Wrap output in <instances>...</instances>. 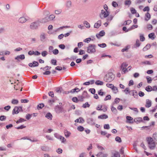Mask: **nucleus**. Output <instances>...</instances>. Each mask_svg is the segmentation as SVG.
I'll list each match as a JSON object with an SVG mask.
<instances>
[{
  "label": "nucleus",
  "instance_id": "1",
  "mask_svg": "<svg viewBox=\"0 0 157 157\" xmlns=\"http://www.w3.org/2000/svg\"><path fill=\"white\" fill-rule=\"evenodd\" d=\"M114 75L112 72L109 73L104 78V80L107 82H110L114 79Z\"/></svg>",
  "mask_w": 157,
  "mask_h": 157
},
{
  "label": "nucleus",
  "instance_id": "2",
  "mask_svg": "<svg viewBox=\"0 0 157 157\" xmlns=\"http://www.w3.org/2000/svg\"><path fill=\"white\" fill-rule=\"evenodd\" d=\"M148 147L151 149H153L155 147V144L153 139L151 137L147 139Z\"/></svg>",
  "mask_w": 157,
  "mask_h": 157
},
{
  "label": "nucleus",
  "instance_id": "3",
  "mask_svg": "<svg viewBox=\"0 0 157 157\" xmlns=\"http://www.w3.org/2000/svg\"><path fill=\"white\" fill-rule=\"evenodd\" d=\"M96 52L95 46L94 45L90 44L87 48V52L89 53H92Z\"/></svg>",
  "mask_w": 157,
  "mask_h": 157
},
{
  "label": "nucleus",
  "instance_id": "4",
  "mask_svg": "<svg viewBox=\"0 0 157 157\" xmlns=\"http://www.w3.org/2000/svg\"><path fill=\"white\" fill-rule=\"evenodd\" d=\"M109 15V13L108 11H105L104 10H102L100 14V17L101 19H103L107 17Z\"/></svg>",
  "mask_w": 157,
  "mask_h": 157
},
{
  "label": "nucleus",
  "instance_id": "5",
  "mask_svg": "<svg viewBox=\"0 0 157 157\" xmlns=\"http://www.w3.org/2000/svg\"><path fill=\"white\" fill-rule=\"evenodd\" d=\"M39 25V23L37 22H36L32 23L30 25V27L31 29H36Z\"/></svg>",
  "mask_w": 157,
  "mask_h": 157
},
{
  "label": "nucleus",
  "instance_id": "6",
  "mask_svg": "<svg viewBox=\"0 0 157 157\" xmlns=\"http://www.w3.org/2000/svg\"><path fill=\"white\" fill-rule=\"evenodd\" d=\"M20 109H21V107H15L13 111L12 114H17L19 112Z\"/></svg>",
  "mask_w": 157,
  "mask_h": 157
},
{
  "label": "nucleus",
  "instance_id": "7",
  "mask_svg": "<svg viewBox=\"0 0 157 157\" xmlns=\"http://www.w3.org/2000/svg\"><path fill=\"white\" fill-rule=\"evenodd\" d=\"M151 105V100L147 99L146 100L145 106L146 107L149 108Z\"/></svg>",
  "mask_w": 157,
  "mask_h": 157
},
{
  "label": "nucleus",
  "instance_id": "8",
  "mask_svg": "<svg viewBox=\"0 0 157 157\" xmlns=\"http://www.w3.org/2000/svg\"><path fill=\"white\" fill-rule=\"evenodd\" d=\"M107 155L102 152H100L97 155V157H106Z\"/></svg>",
  "mask_w": 157,
  "mask_h": 157
},
{
  "label": "nucleus",
  "instance_id": "9",
  "mask_svg": "<svg viewBox=\"0 0 157 157\" xmlns=\"http://www.w3.org/2000/svg\"><path fill=\"white\" fill-rule=\"evenodd\" d=\"M151 17V16L150 14L148 13H147L145 14V20L146 21H148Z\"/></svg>",
  "mask_w": 157,
  "mask_h": 157
},
{
  "label": "nucleus",
  "instance_id": "10",
  "mask_svg": "<svg viewBox=\"0 0 157 157\" xmlns=\"http://www.w3.org/2000/svg\"><path fill=\"white\" fill-rule=\"evenodd\" d=\"M101 21H98L97 23H95L94 25V27L95 28H98L101 25Z\"/></svg>",
  "mask_w": 157,
  "mask_h": 157
},
{
  "label": "nucleus",
  "instance_id": "11",
  "mask_svg": "<svg viewBox=\"0 0 157 157\" xmlns=\"http://www.w3.org/2000/svg\"><path fill=\"white\" fill-rule=\"evenodd\" d=\"M25 58V56L24 55H21L20 56H17L15 58V59H17L18 60H19V59H23Z\"/></svg>",
  "mask_w": 157,
  "mask_h": 157
},
{
  "label": "nucleus",
  "instance_id": "12",
  "mask_svg": "<svg viewBox=\"0 0 157 157\" xmlns=\"http://www.w3.org/2000/svg\"><path fill=\"white\" fill-rule=\"evenodd\" d=\"M138 26L137 25H132V26L130 28H129L127 30V31H126V32H128L129 31L133 29H135V28H137Z\"/></svg>",
  "mask_w": 157,
  "mask_h": 157
},
{
  "label": "nucleus",
  "instance_id": "13",
  "mask_svg": "<svg viewBox=\"0 0 157 157\" xmlns=\"http://www.w3.org/2000/svg\"><path fill=\"white\" fill-rule=\"evenodd\" d=\"M108 118L107 115L104 114L98 116V118L101 119H106Z\"/></svg>",
  "mask_w": 157,
  "mask_h": 157
},
{
  "label": "nucleus",
  "instance_id": "14",
  "mask_svg": "<svg viewBox=\"0 0 157 157\" xmlns=\"http://www.w3.org/2000/svg\"><path fill=\"white\" fill-rule=\"evenodd\" d=\"M148 37L149 38L153 40L155 38L156 36L155 35L154 33H151L148 35Z\"/></svg>",
  "mask_w": 157,
  "mask_h": 157
},
{
  "label": "nucleus",
  "instance_id": "15",
  "mask_svg": "<svg viewBox=\"0 0 157 157\" xmlns=\"http://www.w3.org/2000/svg\"><path fill=\"white\" fill-rule=\"evenodd\" d=\"M45 38V34L44 33H42L40 35V40L41 41H44Z\"/></svg>",
  "mask_w": 157,
  "mask_h": 157
},
{
  "label": "nucleus",
  "instance_id": "16",
  "mask_svg": "<svg viewBox=\"0 0 157 157\" xmlns=\"http://www.w3.org/2000/svg\"><path fill=\"white\" fill-rule=\"evenodd\" d=\"M26 18L23 17H20L19 20V21L21 23H24L26 22Z\"/></svg>",
  "mask_w": 157,
  "mask_h": 157
},
{
  "label": "nucleus",
  "instance_id": "17",
  "mask_svg": "<svg viewBox=\"0 0 157 157\" xmlns=\"http://www.w3.org/2000/svg\"><path fill=\"white\" fill-rule=\"evenodd\" d=\"M65 136L66 137H69L71 135V133L67 131V130H65L64 132Z\"/></svg>",
  "mask_w": 157,
  "mask_h": 157
},
{
  "label": "nucleus",
  "instance_id": "18",
  "mask_svg": "<svg viewBox=\"0 0 157 157\" xmlns=\"http://www.w3.org/2000/svg\"><path fill=\"white\" fill-rule=\"evenodd\" d=\"M112 90L114 94H117L118 92V90L117 87L114 86L112 89Z\"/></svg>",
  "mask_w": 157,
  "mask_h": 157
},
{
  "label": "nucleus",
  "instance_id": "19",
  "mask_svg": "<svg viewBox=\"0 0 157 157\" xmlns=\"http://www.w3.org/2000/svg\"><path fill=\"white\" fill-rule=\"evenodd\" d=\"M80 91V90L78 88H75L74 89H72L70 91V92L73 93L75 92H78Z\"/></svg>",
  "mask_w": 157,
  "mask_h": 157
},
{
  "label": "nucleus",
  "instance_id": "20",
  "mask_svg": "<svg viewBox=\"0 0 157 157\" xmlns=\"http://www.w3.org/2000/svg\"><path fill=\"white\" fill-rule=\"evenodd\" d=\"M46 117L48 119L51 120L52 118V116L50 113H47L46 115Z\"/></svg>",
  "mask_w": 157,
  "mask_h": 157
},
{
  "label": "nucleus",
  "instance_id": "21",
  "mask_svg": "<svg viewBox=\"0 0 157 157\" xmlns=\"http://www.w3.org/2000/svg\"><path fill=\"white\" fill-rule=\"evenodd\" d=\"M130 92H131L132 94L134 97V98H135L136 96H137V93L135 90H132L130 91Z\"/></svg>",
  "mask_w": 157,
  "mask_h": 157
},
{
  "label": "nucleus",
  "instance_id": "22",
  "mask_svg": "<svg viewBox=\"0 0 157 157\" xmlns=\"http://www.w3.org/2000/svg\"><path fill=\"white\" fill-rule=\"evenodd\" d=\"M98 94L100 96H103L105 94V93L103 92V90L102 89H100L98 91Z\"/></svg>",
  "mask_w": 157,
  "mask_h": 157
},
{
  "label": "nucleus",
  "instance_id": "23",
  "mask_svg": "<svg viewBox=\"0 0 157 157\" xmlns=\"http://www.w3.org/2000/svg\"><path fill=\"white\" fill-rule=\"evenodd\" d=\"M145 90L147 92H150L152 90V87L151 86H148L146 87Z\"/></svg>",
  "mask_w": 157,
  "mask_h": 157
},
{
  "label": "nucleus",
  "instance_id": "24",
  "mask_svg": "<svg viewBox=\"0 0 157 157\" xmlns=\"http://www.w3.org/2000/svg\"><path fill=\"white\" fill-rule=\"evenodd\" d=\"M18 100L15 99H13L11 101V103L14 105L17 104L18 103Z\"/></svg>",
  "mask_w": 157,
  "mask_h": 157
},
{
  "label": "nucleus",
  "instance_id": "25",
  "mask_svg": "<svg viewBox=\"0 0 157 157\" xmlns=\"http://www.w3.org/2000/svg\"><path fill=\"white\" fill-rule=\"evenodd\" d=\"M95 83L97 85H102L103 84V82L100 80H97Z\"/></svg>",
  "mask_w": 157,
  "mask_h": 157
},
{
  "label": "nucleus",
  "instance_id": "26",
  "mask_svg": "<svg viewBox=\"0 0 157 157\" xmlns=\"http://www.w3.org/2000/svg\"><path fill=\"white\" fill-rule=\"evenodd\" d=\"M83 23L84 26L86 27L87 28H89L90 27V24L87 21H85Z\"/></svg>",
  "mask_w": 157,
  "mask_h": 157
},
{
  "label": "nucleus",
  "instance_id": "27",
  "mask_svg": "<svg viewBox=\"0 0 157 157\" xmlns=\"http://www.w3.org/2000/svg\"><path fill=\"white\" fill-rule=\"evenodd\" d=\"M59 138L63 143H64L66 141V140L65 138L61 136H59Z\"/></svg>",
  "mask_w": 157,
  "mask_h": 157
},
{
  "label": "nucleus",
  "instance_id": "28",
  "mask_svg": "<svg viewBox=\"0 0 157 157\" xmlns=\"http://www.w3.org/2000/svg\"><path fill=\"white\" fill-rule=\"evenodd\" d=\"M49 21L48 18V17H46L43 19L41 20V22L42 23H45Z\"/></svg>",
  "mask_w": 157,
  "mask_h": 157
},
{
  "label": "nucleus",
  "instance_id": "29",
  "mask_svg": "<svg viewBox=\"0 0 157 157\" xmlns=\"http://www.w3.org/2000/svg\"><path fill=\"white\" fill-rule=\"evenodd\" d=\"M126 118L127 120L128 121V122L130 123H131L130 121H132L133 119V118L131 117L128 116H127Z\"/></svg>",
  "mask_w": 157,
  "mask_h": 157
},
{
  "label": "nucleus",
  "instance_id": "30",
  "mask_svg": "<svg viewBox=\"0 0 157 157\" xmlns=\"http://www.w3.org/2000/svg\"><path fill=\"white\" fill-rule=\"evenodd\" d=\"M112 157H120V155L118 152H116L113 154V156Z\"/></svg>",
  "mask_w": 157,
  "mask_h": 157
},
{
  "label": "nucleus",
  "instance_id": "31",
  "mask_svg": "<svg viewBox=\"0 0 157 157\" xmlns=\"http://www.w3.org/2000/svg\"><path fill=\"white\" fill-rule=\"evenodd\" d=\"M44 105L43 103L40 104L37 106V108L38 109H41L44 107Z\"/></svg>",
  "mask_w": 157,
  "mask_h": 157
},
{
  "label": "nucleus",
  "instance_id": "32",
  "mask_svg": "<svg viewBox=\"0 0 157 157\" xmlns=\"http://www.w3.org/2000/svg\"><path fill=\"white\" fill-rule=\"evenodd\" d=\"M111 99V96L110 95H107L105 98L104 100L105 101H107L109 100H110Z\"/></svg>",
  "mask_w": 157,
  "mask_h": 157
},
{
  "label": "nucleus",
  "instance_id": "33",
  "mask_svg": "<svg viewBox=\"0 0 157 157\" xmlns=\"http://www.w3.org/2000/svg\"><path fill=\"white\" fill-rule=\"evenodd\" d=\"M90 105L88 104V102H86L85 104H84L82 105V107L83 108H86L87 107H89Z\"/></svg>",
  "mask_w": 157,
  "mask_h": 157
},
{
  "label": "nucleus",
  "instance_id": "34",
  "mask_svg": "<svg viewBox=\"0 0 157 157\" xmlns=\"http://www.w3.org/2000/svg\"><path fill=\"white\" fill-rule=\"evenodd\" d=\"M131 3V1L130 0H127L125 2V4L126 5H130Z\"/></svg>",
  "mask_w": 157,
  "mask_h": 157
},
{
  "label": "nucleus",
  "instance_id": "35",
  "mask_svg": "<svg viewBox=\"0 0 157 157\" xmlns=\"http://www.w3.org/2000/svg\"><path fill=\"white\" fill-rule=\"evenodd\" d=\"M106 86L108 87H109L111 89L114 86V85L113 84H109V83H107L106 84Z\"/></svg>",
  "mask_w": 157,
  "mask_h": 157
},
{
  "label": "nucleus",
  "instance_id": "36",
  "mask_svg": "<svg viewBox=\"0 0 157 157\" xmlns=\"http://www.w3.org/2000/svg\"><path fill=\"white\" fill-rule=\"evenodd\" d=\"M77 129L80 132L83 131L84 130V128L82 126H78L77 128Z\"/></svg>",
  "mask_w": 157,
  "mask_h": 157
},
{
  "label": "nucleus",
  "instance_id": "37",
  "mask_svg": "<svg viewBox=\"0 0 157 157\" xmlns=\"http://www.w3.org/2000/svg\"><path fill=\"white\" fill-rule=\"evenodd\" d=\"M130 11L131 13L133 14H135L136 12V11L135 10V9H134L133 8H131Z\"/></svg>",
  "mask_w": 157,
  "mask_h": 157
},
{
  "label": "nucleus",
  "instance_id": "38",
  "mask_svg": "<svg viewBox=\"0 0 157 157\" xmlns=\"http://www.w3.org/2000/svg\"><path fill=\"white\" fill-rule=\"evenodd\" d=\"M130 89L128 88H126L124 91L125 93L126 94H127L129 93H130V91H129Z\"/></svg>",
  "mask_w": 157,
  "mask_h": 157
},
{
  "label": "nucleus",
  "instance_id": "39",
  "mask_svg": "<svg viewBox=\"0 0 157 157\" xmlns=\"http://www.w3.org/2000/svg\"><path fill=\"white\" fill-rule=\"evenodd\" d=\"M25 121V120L23 118H20L16 121V123L18 124L20 123L23 122Z\"/></svg>",
  "mask_w": 157,
  "mask_h": 157
},
{
  "label": "nucleus",
  "instance_id": "40",
  "mask_svg": "<svg viewBox=\"0 0 157 157\" xmlns=\"http://www.w3.org/2000/svg\"><path fill=\"white\" fill-rule=\"evenodd\" d=\"M115 140L118 142L120 143L121 142V138L119 136H117L115 138Z\"/></svg>",
  "mask_w": 157,
  "mask_h": 157
},
{
  "label": "nucleus",
  "instance_id": "41",
  "mask_svg": "<svg viewBox=\"0 0 157 157\" xmlns=\"http://www.w3.org/2000/svg\"><path fill=\"white\" fill-rule=\"evenodd\" d=\"M55 17V16L53 15H50L49 17H48V19L49 21L52 20Z\"/></svg>",
  "mask_w": 157,
  "mask_h": 157
},
{
  "label": "nucleus",
  "instance_id": "42",
  "mask_svg": "<svg viewBox=\"0 0 157 157\" xmlns=\"http://www.w3.org/2000/svg\"><path fill=\"white\" fill-rule=\"evenodd\" d=\"M127 64L126 63H124L121 65V68H123V67H124V68H126L127 67Z\"/></svg>",
  "mask_w": 157,
  "mask_h": 157
},
{
  "label": "nucleus",
  "instance_id": "43",
  "mask_svg": "<svg viewBox=\"0 0 157 157\" xmlns=\"http://www.w3.org/2000/svg\"><path fill=\"white\" fill-rule=\"evenodd\" d=\"M145 37H144V35L142 34H141L140 36V40L141 41H143L145 40Z\"/></svg>",
  "mask_w": 157,
  "mask_h": 157
},
{
  "label": "nucleus",
  "instance_id": "44",
  "mask_svg": "<svg viewBox=\"0 0 157 157\" xmlns=\"http://www.w3.org/2000/svg\"><path fill=\"white\" fill-rule=\"evenodd\" d=\"M105 33L103 31H101L98 34V36H103L105 35Z\"/></svg>",
  "mask_w": 157,
  "mask_h": 157
},
{
  "label": "nucleus",
  "instance_id": "45",
  "mask_svg": "<svg viewBox=\"0 0 157 157\" xmlns=\"http://www.w3.org/2000/svg\"><path fill=\"white\" fill-rule=\"evenodd\" d=\"M149 10H150L148 6H146L145 7H144L143 10L144 12H145L146 11L148 12V11H149Z\"/></svg>",
  "mask_w": 157,
  "mask_h": 157
},
{
  "label": "nucleus",
  "instance_id": "46",
  "mask_svg": "<svg viewBox=\"0 0 157 157\" xmlns=\"http://www.w3.org/2000/svg\"><path fill=\"white\" fill-rule=\"evenodd\" d=\"M72 100L73 102L76 103L78 101V100L76 97H73L72 99Z\"/></svg>",
  "mask_w": 157,
  "mask_h": 157
},
{
  "label": "nucleus",
  "instance_id": "47",
  "mask_svg": "<svg viewBox=\"0 0 157 157\" xmlns=\"http://www.w3.org/2000/svg\"><path fill=\"white\" fill-rule=\"evenodd\" d=\"M146 79L148 83H151V82L152 80L150 77H146Z\"/></svg>",
  "mask_w": 157,
  "mask_h": 157
},
{
  "label": "nucleus",
  "instance_id": "48",
  "mask_svg": "<svg viewBox=\"0 0 157 157\" xmlns=\"http://www.w3.org/2000/svg\"><path fill=\"white\" fill-rule=\"evenodd\" d=\"M129 49V47L128 46H126L125 48L122 49L121 51L122 52H127L128 51Z\"/></svg>",
  "mask_w": 157,
  "mask_h": 157
},
{
  "label": "nucleus",
  "instance_id": "49",
  "mask_svg": "<svg viewBox=\"0 0 157 157\" xmlns=\"http://www.w3.org/2000/svg\"><path fill=\"white\" fill-rule=\"evenodd\" d=\"M98 46L100 47L105 48L106 46V44L105 43L98 44Z\"/></svg>",
  "mask_w": 157,
  "mask_h": 157
},
{
  "label": "nucleus",
  "instance_id": "50",
  "mask_svg": "<svg viewBox=\"0 0 157 157\" xmlns=\"http://www.w3.org/2000/svg\"><path fill=\"white\" fill-rule=\"evenodd\" d=\"M142 63L143 64H147V65H151V63L150 62L148 61H146L144 62H142Z\"/></svg>",
  "mask_w": 157,
  "mask_h": 157
},
{
  "label": "nucleus",
  "instance_id": "51",
  "mask_svg": "<svg viewBox=\"0 0 157 157\" xmlns=\"http://www.w3.org/2000/svg\"><path fill=\"white\" fill-rule=\"evenodd\" d=\"M57 61L56 59H53L51 60V63L52 64L56 65Z\"/></svg>",
  "mask_w": 157,
  "mask_h": 157
},
{
  "label": "nucleus",
  "instance_id": "52",
  "mask_svg": "<svg viewBox=\"0 0 157 157\" xmlns=\"http://www.w3.org/2000/svg\"><path fill=\"white\" fill-rule=\"evenodd\" d=\"M6 119V116H0V120L1 121H2L5 120Z\"/></svg>",
  "mask_w": 157,
  "mask_h": 157
},
{
  "label": "nucleus",
  "instance_id": "53",
  "mask_svg": "<svg viewBox=\"0 0 157 157\" xmlns=\"http://www.w3.org/2000/svg\"><path fill=\"white\" fill-rule=\"evenodd\" d=\"M51 72L49 71H45V72H44L43 73V75H48L50 74Z\"/></svg>",
  "mask_w": 157,
  "mask_h": 157
},
{
  "label": "nucleus",
  "instance_id": "54",
  "mask_svg": "<svg viewBox=\"0 0 157 157\" xmlns=\"http://www.w3.org/2000/svg\"><path fill=\"white\" fill-rule=\"evenodd\" d=\"M104 128L105 129H109L110 127L109 124H105L104 125Z\"/></svg>",
  "mask_w": 157,
  "mask_h": 157
},
{
  "label": "nucleus",
  "instance_id": "55",
  "mask_svg": "<svg viewBox=\"0 0 157 157\" xmlns=\"http://www.w3.org/2000/svg\"><path fill=\"white\" fill-rule=\"evenodd\" d=\"M47 54V52L46 51H44L41 53V55L45 57Z\"/></svg>",
  "mask_w": 157,
  "mask_h": 157
},
{
  "label": "nucleus",
  "instance_id": "56",
  "mask_svg": "<svg viewBox=\"0 0 157 157\" xmlns=\"http://www.w3.org/2000/svg\"><path fill=\"white\" fill-rule=\"evenodd\" d=\"M89 91L93 94H94L95 93V89L94 88L90 89Z\"/></svg>",
  "mask_w": 157,
  "mask_h": 157
},
{
  "label": "nucleus",
  "instance_id": "57",
  "mask_svg": "<svg viewBox=\"0 0 157 157\" xmlns=\"http://www.w3.org/2000/svg\"><path fill=\"white\" fill-rule=\"evenodd\" d=\"M71 2L70 1H68L67 2L66 6L68 7H69L71 6Z\"/></svg>",
  "mask_w": 157,
  "mask_h": 157
},
{
  "label": "nucleus",
  "instance_id": "58",
  "mask_svg": "<svg viewBox=\"0 0 157 157\" xmlns=\"http://www.w3.org/2000/svg\"><path fill=\"white\" fill-rule=\"evenodd\" d=\"M112 6L114 7H117L118 6V4L117 3L115 2H113L112 3Z\"/></svg>",
  "mask_w": 157,
  "mask_h": 157
},
{
  "label": "nucleus",
  "instance_id": "59",
  "mask_svg": "<svg viewBox=\"0 0 157 157\" xmlns=\"http://www.w3.org/2000/svg\"><path fill=\"white\" fill-rule=\"evenodd\" d=\"M53 53L55 55H56L59 53L58 50L57 49H55L53 51Z\"/></svg>",
  "mask_w": 157,
  "mask_h": 157
},
{
  "label": "nucleus",
  "instance_id": "60",
  "mask_svg": "<svg viewBox=\"0 0 157 157\" xmlns=\"http://www.w3.org/2000/svg\"><path fill=\"white\" fill-rule=\"evenodd\" d=\"M29 102V100L26 99L21 100V103H26Z\"/></svg>",
  "mask_w": 157,
  "mask_h": 157
},
{
  "label": "nucleus",
  "instance_id": "61",
  "mask_svg": "<svg viewBox=\"0 0 157 157\" xmlns=\"http://www.w3.org/2000/svg\"><path fill=\"white\" fill-rule=\"evenodd\" d=\"M140 43L139 40H137L136 41V45L137 47H139L140 45Z\"/></svg>",
  "mask_w": 157,
  "mask_h": 157
},
{
  "label": "nucleus",
  "instance_id": "62",
  "mask_svg": "<svg viewBox=\"0 0 157 157\" xmlns=\"http://www.w3.org/2000/svg\"><path fill=\"white\" fill-rule=\"evenodd\" d=\"M102 108V106L99 105L96 108V109L98 110H101Z\"/></svg>",
  "mask_w": 157,
  "mask_h": 157
},
{
  "label": "nucleus",
  "instance_id": "63",
  "mask_svg": "<svg viewBox=\"0 0 157 157\" xmlns=\"http://www.w3.org/2000/svg\"><path fill=\"white\" fill-rule=\"evenodd\" d=\"M138 94L140 97H142L144 95V93L142 91H140L139 92Z\"/></svg>",
  "mask_w": 157,
  "mask_h": 157
},
{
  "label": "nucleus",
  "instance_id": "64",
  "mask_svg": "<svg viewBox=\"0 0 157 157\" xmlns=\"http://www.w3.org/2000/svg\"><path fill=\"white\" fill-rule=\"evenodd\" d=\"M78 119H79V123H83L84 122V120L81 117H79Z\"/></svg>",
  "mask_w": 157,
  "mask_h": 157
}]
</instances>
